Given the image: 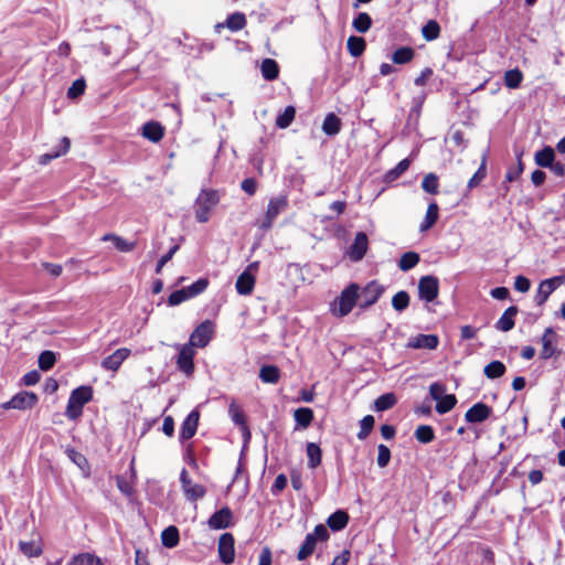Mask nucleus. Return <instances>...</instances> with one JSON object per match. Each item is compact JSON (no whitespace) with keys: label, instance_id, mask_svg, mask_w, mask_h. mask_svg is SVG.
I'll list each match as a JSON object with an SVG mask.
<instances>
[{"label":"nucleus","instance_id":"f257e3e1","mask_svg":"<svg viewBox=\"0 0 565 565\" xmlns=\"http://www.w3.org/2000/svg\"><path fill=\"white\" fill-rule=\"evenodd\" d=\"M93 398V388L90 386H79L75 388L68 398L65 415L70 419H77L82 416L83 406Z\"/></svg>","mask_w":565,"mask_h":565},{"label":"nucleus","instance_id":"f03ea898","mask_svg":"<svg viewBox=\"0 0 565 565\" xmlns=\"http://www.w3.org/2000/svg\"><path fill=\"white\" fill-rule=\"evenodd\" d=\"M220 195L215 190H202L195 200V218L200 223L210 220L211 212L218 204Z\"/></svg>","mask_w":565,"mask_h":565},{"label":"nucleus","instance_id":"7ed1b4c3","mask_svg":"<svg viewBox=\"0 0 565 565\" xmlns=\"http://www.w3.org/2000/svg\"><path fill=\"white\" fill-rule=\"evenodd\" d=\"M359 291L360 287L354 282L344 288L334 302L333 313L338 317L349 315L359 299Z\"/></svg>","mask_w":565,"mask_h":565},{"label":"nucleus","instance_id":"20e7f679","mask_svg":"<svg viewBox=\"0 0 565 565\" xmlns=\"http://www.w3.org/2000/svg\"><path fill=\"white\" fill-rule=\"evenodd\" d=\"M329 539V532L323 524H318L312 533H308L305 537L303 543L301 544L297 558L299 561H305L308 558L316 548L318 542H324Z\"/></svg>","mask_w":565,"mask_h":565},{"label":"nucleus","instance_id":"39448f33","mask_svg":"<svg viewBox=\"0 0 565 565\" xmlns=\"http://www.w3.org/2000/svg\"><path fill=\"white\" fill-rule=\"evenodd\" d=\"M446 386L443 383L435 382L429 386V394L433 399L437 402L436 412L438 414H446L450 412L457 404V398L454 394H445Z\"/></svg>","mask_w":565,"mask_h":565},{"label":"nucleus","instance_id":"423d86ee","mask_svg":"<svg viewBox=\"0 0 565 565\" xmlns=\"http://www.w3.org/2000/svg\"><path fill=\"white\" fill-rule=\"evenodd\" d=\"M288 207V200L285 195L271 198L268 202L265 218L262 221L259 227L263 231H268L277 216L285 212Z\"/></svg>","mask_w":565,"mask_h":565},{"label":"nucleus","instance_id":"0eeeda50","mask_svg":"<svg viewBox=\"0 0 565 565\" xmlns=\"http://www.w3.org/2000/svg\"><path fill=\"white\" fill-rule=\"evenodd\" d=\"M213 333V322L211 320H204L190 334L188 343L193 348H205L212 340Z\"/></svg>","mask_w":565,"mask_h":565},{"label":"nucleus","instance_id":"6e6552de","mask_svg":"<svg viewBox=\"0 0 565 565\" xmlns=\"http://www.w3.org/2000/svg\"><path fill=\"white\" fill-rule=\"evenodd\" d=\"M180 482L186 500L195 502L205 495V488L202 484L194 483L184 468L180 473Z\"/></svg>","mask_w":565,"mask_h":565},{"label":"nucleus","instance_id":"1a4fd4ad","mask_svg":"<svg viewBox=\"0 0 565 565\" xmlns=\"http://www.w3.org/2000/svg\"><path fill=\"white\" fill-rule=\"evenodd\" d=\"M384 292V287L377 281L369 282L361 291H359L360 308L365 309L373 306Z\"/></svg>","mask_w":565,"mask_h":565},{"label":"nucleus","instance_id":"9d476101","mask_svg":"<svg viewBox=\"0 0 565 565\" xmlns=\"http://www.w3.org/2000/svg\"><path fill=\"white\" fill-rule=\"evenodd\" d=\"M177 348L179 349L177 365L180 371H182L185 375L189 376L194 371L193 359L195 356V350L189 343L178 345Z\"/></svg>","mask_w":565,"mask_h":565},{"label":"nucleus","instance_id":"9b49d317","mask_svg":"<svg viewBox=\"0 0 565 565\" xmlns=\"http://www.w3.org/2000/svg\"><path fill=\"white\" fill-rule=\"evenodd\" d=\"M439 291V281L434 276H424L418 282V295L422 300L426 302L434 301Z\"/></svg>","mask_w":565,"mask_h":565},{"label":"nucleus","instance_id":"f8f14e48","mask_svg":"<svg viewBox=\"0 0 565 565\" xmlns=\"http://www.w3.org/2000/svg\"><path fill=\"white\" fill-rule=\"evenodd\" d=\"M234 536L231 533H223L218 539L217 552L222 563L228 565L234 562L235 547Z\"/></svg>","mask_w":565,"mask_h":565},{"label":"nucleus","instance_id":"ddd939ff","mask_svg":"<svg viewBox=\"0 0 565 565\" xmlns=\"http://www.w3.org/2000/svg\"><path fill=\"white\" fill-rule=\"evenodd\" d=\"M563 277H553V278H548V279H545L543 281H541L539 288H537V291H536V295H535V302L539 305V306H542L543 303H545V301L548 299V297L551 296V294L558 287L563 284Z\"/></svg>","mask_w":565,"mask_h":565},{"label":"nucleus","instance_id":"4468645a","mask_svg":"<svg viewBox=\"0 0 565 565\" xmlns=\"http://www.w3.org/2000/svg\"><path fill=\"white\" fill-rule=\"evenodd\" d=\"M369 239L364 232H359L348 249V256L353 262H360L367 252Z\"/></svg>","mask_w":565,"mask_h":565},{"label":"nucleus","instance_id":"2eb2a0df","mask_svg":"<svg viewBox=\"0 0 565 565\" xmlns=\"http://www.w3.org/2000/svg\"><path fill=\"white\" fill-rule=\"evenodd\" d=\"M233 521V513L230 508L224 507L221 510L214 512L209 521L207 524L213 530H222L227 529L232 525Z\"/></svg>","mask_w":565,"mask_h":565},{"label":"nucleus","instance_id":"dca6fc26","mask_svg":"<svg viewBox=\"0 0 565 565\" xmlns=\"http://www.w3.org/2000/svg\"><path fill=\"white\" fill-rule=\"evenodd\" d=\"M38 402L34 393L21 392L14 395L9 402L3 404L4 408L26 409L31 408Z\"/></svg>","mask_w":565,"mask_h":565},{"label":"nucleus","instance_id":"f3484780","mask_svg":"<svg viewBox=\"0 0 565 565\" xmlns=\"http://www.w3.org/2000/svg\"><path fill=\"white\" fill-rule=\"evenodd\" d=\"M200 419V412L198 409H193L186 418L183 420L180 429V440L184 441L192 438L198 429Z\"/></svg>","mask_w":565,"mask_h":565},{"label":"nucleus","instance_id":"a211bd4d","mask_svg":"<svg viewBox=\"0 0 565 565\" xmlns=\"http://www.w3.org/2000/svg\"><path fill=\"white\" fill-rule=\"evenodd\" d=\"M130 355V350L127 348H120L113 354L105 358L100 365L104 370L116 372L122 362Z\"/></svg>","mask_w":565,"mask_h":565},{"label":"nucleus","instance_id":"6ab92c4d","mask_svg":"<svg viewBox=\"0 0 565 565\" xmlns=\"http://www.w3.org/2000/svg\"><path fill=\"white\" fill-rule=\"evenodd\" d=\"M491 408L484 403H477L471 406L465 414V419L468 423H482L489 418Z\"/></svg>","mask_w":565,"mask_h":565},{"label":"nucleus","instance_id":"aec40b11","mask_svg":"<svg viewBox=\"0 0 565 565\" xmlns=\"http://www.w3.org/2000/svg\"><path fill=\"white\" fill-rule=\"evenodd\" d=\"M438 343L439 339L435 334H418L408 340L407 347L412 349L435 350Z\"/></svg>","mask_w":565,"mask_h":565},{"label":"nucleus","instance_id":"412c9836","mask_svg":"<svg viewBox=\"0 0 565 565\" xmlns=\"http://www.w3.org/2000/svg\"><path fill=\"white\" fill-rule=\"evenodd\" d=\"M556 333L552 328L545 329L543 335H542V351H541V358L544 360H547L552 358L555 353V342H556Z\"/></svg>","mask_w":565,"mask_h":565},{"label":"nucleus","instance_id":"4be33fe9","mask_svg":"<svg viewBox=\"0 0 565 565\" xmlns=\"http://www.w3.org/2000/svg\"><path fill=\"white\" fill-rule=\"evenodd\" d=\"M255 286V276L249 271H243L235 284L236 290L239 295H250Z\"/></svg>","mask_w":565,"mask_h":565},{"label":"nucleus","instance_id":"5701e85b","mask_svg":"<svg viewBox=\"0 0 565 565\" xmlns=\"http://www.w3.org/2000/svg\"><path fill=\"white\" fill-rule=\"evenodd\" d=\"M518 313L515 306L509 307L500 319L495 322V328L502 332H508L514 328V317Z\"/></svg>","mask_w":565,"mask_h":565},{"label":"nucleus","instance_id":"b1692460","mask_svg":"<svg viewBox=\"0 0 565 565\" xmlns=\"http://www.w3.org/2000/svg\"><path fill=\"white\" fill-rule=\"evenodd\" d=\"M163 135L164 129L157 121H149L142 126V136L151 142H159Z\"/></svg>","mask_w":565,"mask_h":565},{"label":"nucleus","instance_id":"393cba45","mask_svg":"<svg viewBox=\"0 0 565 565\" xmlns=\"http://www.w3.org/2000/svg\"><path fill=\"white\" fill-rule=\"evenodd\" d=\"M246 25V18L244 13L235 12L231 14L225 23L216 24V30L222 29L224 26L228 28L233 32H237L242 30Z\"/></svg>","mask_w":565,"mask_h":565},{"label":"nucleus","instance_id":"a878e982","mask_svg":"<svg viewBox=\"0 0 565 565\" xmlns=\"http://www.w3.org/2000/svg\"><path fill=\"white\" fill-rule=\"evenodd\" d=\"M341 119L333 113H329L323 120L322 131L328 136H335L341 130Z\"/></svg>","mask_w":565,"mask_h":565},{"label":"nucleus","instance_id":"bb28decb","mask_svg":"<svg viewBox=\"0 0 565 565\" xmlns=\"http://www.w3.org/2000/svg\"><path fill=\"white\" fill-rule=\"evenodd\" d=\"M534 161L541 168H550L555 161L554 149L550 146L544 147L535 153Z\"/></svg>","mask_w":565,"mask_h":565},{"label":"nucleus","instance_id":"cd10ccee","mask_svg":"<svg viewBox=\"0 0 565 565\" xmlns=\"http://www.w3.org/2000/svg\"><path fill=\"white\" fill-rule=\"evenodd\" d=\"M348 522L349 515L342 510L333 512L327 520V524L332 531H341L347 526Z\"/></svg>","mask_w":565,"mask_h":565},{"label":"nucleus","instance_id":"c85d7f7f","mask_svg":"<svg viewBox=\"0 0 565 565\" xmlns=\"http://www.w3.org/2000/svg\"><path fill=\"white\" fill-rule=\"evenodd\" d=\"M67 565H105L104 562L92 553H79L74 555Z\"/></svg>","mask_w":565,"mask_h":565},{"label":"nucleus","instance_id":"c756f323","mask_svg":"<svg viewBox=\"0 0 565 565\" xmlns=\"http://www.w3.org/2000/svg\"><path fill=\"white\" fill-rule=\"evenodd\" d=\"M102 241H111L116 249L124 253L131 252L136 247V242H128L127 239L115 234H105L102 237Z\"/></svg>","mask_w":565,"mask_h":565},{"label":"nucleus","instance_id":"7c9ffc66","mask_svg":"<svg viewBox=\"0 0 565 565\" xmlns=\"http://www.w3.org/2000/svg\"><path fill=\"white\" fill-rule=\"evenodd\" d=\"M259 379L264 383L276 384L280 379V370L275 365H264L259 370Z\"/></svg>","mask_w":565,"mask_h":565},{"label":"nucleus","instance_id":"2f4dec72","mask_svg":"<svg viewBox=\"0 0 565 565\" xmlns=\"http://www.w3.org/2000/svg\"><path fill=\"white\" fill-rule=\"evenodd\" d=\"M179 530L173 525L168 526L161 533L162 545L168 548L175 547L179 543Z\"/></svg>","mask_w":565,"mask_h":565},{"label":"nucleus","instance_id":"473e14b6","mask_svg":"<svg viewBox=\"0 0 565 565\" xmlns=\"http://www.w3.org/2000/svg\"><path fill=\"white\" fill-rule=\"evenodd\" d=\"M262 75L267 81H274L278 77L279 67L276 61L271 58H265L260 66Z\"/></svg>","mask_w":565,"mask_h":565},{"label":"nucleus","instance_id":"72a5a7b5","mask_svg":"<svg viewBox=\"0 0 565 565\" xmlns=\"http://www.w3.org/2000/svg\"><path fill=\"white\" fill-rule=\"evenodd\" d=\"M70 139L64 137L61 139L58 149L56 151H52L50 153H45L40 157V163L41 164H47L51 160L58 158L67 152L70 149Z\"/></svg>","mask_w":565,"mask_h":565},{"label":"nucleus","instance_id":"f704fd0d","mask_svg":"<svg viewBox=\"0 0 565 565\" xmlns=\"http://www.w3.org/2000/svg\"><path fill=\"white\" fill-rule=\"evenodd\" d=\"M365 46H366V43L363 38L351 35L348 39L347 47H348L349 53L353 57L361 56L363 54V52L365 51Z\"/></svg>","mask_w":565,"mask_h":565},{"label":"nucleus","instance_id":"c9c22d12","mask_svg":"<svg viewBox=\"0 0 565 565\" xmlns=\"http://www.w3.org/2000/svg\"><path fill=\"white\" fill-rule=\"evenodd\" d=\"M397 403V398L394 393H386L379 396L374 402V409L376 412H384L391 409Z\"/></svg>","mask_w":565,"mask_h":565},{"label":"nucleus","instance_id":"e433bc0d","mask_svg":"<svg viewBox=\"0 0 565 565\" xmlns=\"http://www.w3.org/2000/svg\"><path fill=\"white\" fill-rule=\"evenodd\" d=\"M438 212H439V209H438L437 203L436 202H431L428 205L425 218H424L423 223L420 224V231L422 232H425V231L429 230L437 222V220H438Z\"/></svg>","mask_w":565,"mask_h":565},{"label":"nucleus","instance_id":"4c0bfd02","mask_svg":"<svg viewBox=\"0 0 565 565\" xmlns=\"http://www.w3.org/2000/svg\"><path fill=\"white\" fill-rule=\"evenodd\" d=\"M507 371L505 365L501 361H492L489 364H487L483 369V374L490 379H499Z\"/></svg>","mask_w":565,"mask_h":565},{"label":"nucleus","instance_id":"58836bf2","mask_svg":"<svg viewBox=\"0 0 565 565\" xmlns=\"http://www.w3.org/2000/svg\"><path fill=\"white\" fill-rule=\"evenodd\" d=\"M307 456H308V466L311 469L317 468L321 463L322 452L320 447L315 443L307 444Z\"/></svg>","mask_w":565,"mask_h":565},{"label":"nucleus","instance_id":"ea45409f","mask_svg":"<svg viewBox=\"0 0 565 565\" xmlns=\"http://www.w3.org/2000/svg\"><path fill=\"white\" fill-rule=\"evenodd\" d=\"M419 255L415 252L404 253L398 260V267L403 271H408L419 263Z\"/></svg>","mask_w":565,"mask_h":565},{"label":"nucleus","instance_id":"a19ab883","mask_svg":"<svg viewBox=\"0 0 565 565\" xmlns=\"http://www.w3.org/2000/svg\"><path fill=\"white\" fill-rule=\"evenodd\" d=\"M294 417L300 427L307 428L313 420V412L311 408L301 407L295 411Z\"/></svg>","mask_w":565,"mask_h":565},{"label":"nucleus","instance_id":"79ce46f5","mask_svg":"<svg viewBox=\"0 0 565 565\" xmlns=\"http://www.w3.org/2000/svg\"><path fill=\"white\" fill-rule=\"evenodd\" d=\"M414 54H415V52L412 47L403 46V47L397 49L393 53L392 61L395 64H406L413 60Z\"/></svg>","mask_w":565,"mask_h":565},{"label":"nucleus","instance_id":"37998d69","mask_svg":"<svg viewBox=\"0 0 565 565\" xmlns=\"http://www.w3.org/2000/svg\"><path fill=\"white\" fill-rule=\"evenodd\" d=\"M415 438L422 444H429L435 439V431L429 425H420L414 433Z\"/></svg>","mask_w":565,"mask_h":565},{"label":"nucleus","instance_id":"c03bdc74","mask_svg":"<svg viewBox=\"0 0 565 565\" xmlns=\"http://www.w3.org/2000/svg\"><path fill=\"white\" fill-rule=\"evenodd\" d=\"M296 116V109L294 106H287L285 110L278 115L276 119V126L280 129H285L290 126Z\"/></svg>","mask_w":565,"mask_h":565},{"label":"nucleus","instance_id":"a18cd8bd","mask_svg":"<svg viewBox=\"0 0 565 565\" xmlns=\"http://www.w3.org/2000/svg\"><path fill=\"white\" fill-rule=\"evenodd\" d=\"M372 25V19L366 12H360L352 22V26L360 33H365Z\"/></svg>","mask_w":565,"mask_h":565},{"label":"nucleus","instance_id":"49530a36","mask_svg":"<svg viewBox=\"0 0 565 565\" xmlns=\"http://www.w3.org/2000/svg\"><path fill=\"white\" fill-rule=\"evenodd\" d=\"M523 79V74L519 68H513L504 74V84L509 88H518Z\"/></svg>","mask_w":565,"mask_h":565},{"label":"nucleus","instance_id":"de8ad7c7","mask_svg":"<svg viewBox=\"0 0 565 565\" xmlns=\"http://www.w3.org/2000/svg\"><path fill=\"white\" fill-rule=\"evenodd\" d=\"M20 551L28 557H38L42 554V546L39 542H20Z\"/></svg>","mask_w":565,"mask_h":565},{"label":"nucleus","instance_id":"09e8293b","mask_svg":"<svg viewBox=\"0 0 565 565\" xmlns=\"http://www.w3.org/2000/svg\"><path fill=\"white\" fill-rule=\"evenodd\" d=\"M440 26L437 21L429 20L422 29L423 38L427 41H434L439 36Z\"/></svg>","mask_w":565,"mask_h":565},{"label":"nucleus","instance_id":"8fccbe9b","mask_svg":"<svg viewBox=\"0 0 565 565\" xmlns=\"http://www.w3.org/2000/svg\"><path fill=\"white\" fill-rule=\"evenodd\" d=\"M374 417L372 415L364 416L360 422V430L356 434L358 439L364 440L374 427Z\"/></svg>","mask_w":565,"mask_h":565},{"label":"nucleus","instance_id":"3c124183","mask_svg":"<svg viewBox=\"0 0 565 565\" xmlns=\"http://www.w3.org/2000/svg\"><path fill=\"white\" fill-rule=\"evenodd\" d=\"M408 305L409 295L406 291L402 290L393 296L392 306L396 311H404L408 307Z\"/></svg>","mask_w":565,"mask_h":565},{"label":"nucleus","instance_id":"603ef678","mask_svg":"<svg viewBox=\"0 0 565 565\" xmlns=\"http://www.w3.org/2000/svg\"><path fill=\"white\" fill-rule=\"evenodd\" d=\"M438 177L435 173H428L425 175L422 182V188L425 192L430 194H437L438 193Z\"/></svg>","mask_w":565,"mask_h":565},{"label":"nucleus","instance_id":"864d4df0","mask_svg":"<svg viewBox=\"0 0 565 565\" xmlns=\"http://www.w3.org/2000/svg\"><path fill=\"white\" fill-rule=\"evenodd\" d=\"M38 362H39V367L42 371H49L54 366V364L56 362V356L52 351H43L40 354Z\"/></svg>","mask_w":565,"mask_h":565},{"label":"nucleus","instance_id":"5fc2aeb1","mask_svg":"<svg viewBox=\"0 0 565 565\" xmlns=\"http://www.w3.org/2000/svg\"><path fill=\"white\" fill-rule=\"evenodd\" d=\"M228 413L231 415L232 420L236 425H238L243 429L247 430V426H246V422H245V416H244L242 409L239 408V406H237L235 403H232L230 405Z\"/></svg>","mask_w":565,"mask_h":565},{"label":"nucleus","instance_id":"6e6d98bb","mask_svg":"<svg viewBox=\"0 0 565 565\" xmlns=\"http://www.w3.org/2000/svg\"><path fill=\"white\" fill-rule=\"evenodd\" d=\"M409 164H411V160L407 158L399 161L395 168H393L392 170H390L387 172V174H386L387 180L394 181V180L398 179L409 168Z\"/></svg>","mask_w":565,"mask_h":565},{"label":"nucleus","instance_id":"4d7b16f0","mask_svg":"<svg viewBox=\"0 0 565 565\" xmlns=\"http://www.w3.org/2000/svg\"><path fill=\"white\" fill-rule=\"evenodd\" d=\"M209 286V280L206 278H200L194 284L189 287H185L186 292L190 298H194L195 296L202 294Z\"/></svg>","mask_w":565,"mask_h":565},{"label":"nucleus","instance_id":"13d9d810","mask_svg":"<svg viewBox=\"0 0 565 565\" xmlns=\"http://www.w3.org/2000/svg\"><path fill=\"white\" fill-rule=\"evenodd\" d=\"M521 157H522V152H518L516 153L518 166L509 168V170L505 173V181H508V182L515 181L522 174L523 163H522Z\"/></svg>","mask_w":565,"mask_h":565},{"label":"nucleus","instance_id":"bf43d9fd","mask_svg":"<svg viewBox=\"0 0 565 565\" xmlns=\"http://www.w3.org/2000/svg\"><path fill=\"white\" fill-rule=\"evenodd\" d=\"M486 158L483 157L481 166L468 181V188L473 189L475 186H477L486 178Z\"/></svg>","mask_w":565,"mask_h":565},{"label":"nucleus","instance_id":"052dcab7","mask_svg":"<svg viewBox=\"0 0 565 565\" xmlns=\"http://www.w3.org/2000/svg\"><path fill=\"white\" fill-rule=\"evenodd\" d=\"M86 84L84 78H78L73 82L72 86L67 90V97L68 98H77L78 96L84 94Z\"/></svg>","mask_w":565,"mask_h":565},{"label":"nucleus","instance_id":"680f3d73","mask_svg":"<svg viewBox=\"0 0 565 565\" xmlns=\"http://www.w3.org/2000/svg\"><path fill=\"white\" fill-rule=\"evenodd\" d=\"M377 466L380 468H385L391 460V450L385 445L381 444L377 447Z\"/></svg>","mask_w":565,"mask_h":565},{"label":"nucleus","instance_id":"e2e57ef3","mask_svg":"<svg viewBox=\"0 0 565 565\" xmlns=\"http://www.w3.org/2000/svg\"><path fill=\"white\" fill-rule=\"evenodd\" d=\"M191 299L186 292V289L185 288H182V289H179V290H175L173 291L169 298H168V303L170 306H178L180 303H182L183 301L185 300H189Z\"/></svg>","mask_w":565,"mask_h":565},{"label":"nucleus","instance_id":"0e129e2a","mask_svg":"<svg viewBox=\"0 0 565 565\" xmlns=\"http://www.w3.org/2000/svg\"><path fill=\"white\" fill-rule=\"evenodd\" d=\"M178 249H179V245L172 246L169 249V252L167 254H164L158 260L157 266H156V274H160L162 271V268L164 267V265L172 259L173 255L177 253Z\"/></svg>","mask_w":565,"mask_h":565},{"label":"nucleus","instance_id":"69168bd1","mask_svg":"<svg viewBox=\"0 0 565 565\" xmlns=\"http://www.w3.org/2000/svg\"><path fill=\"white\" fill-rule=\"evenodd\" d=\"M287 486V477L284 473H280L276 477L274 484L271 486V493L274 495L281 492Z\"/></svg>","mask_w":565,"mask_h":565},{"label":"nucleus","instance_id":"338daca9","mask_svg":"<svg viewBox=\"0 0 565 565\" xmlns=\"http://www.w3.org/2000/svg\"><path fill=\"white\" fill-rule=\"evenodd\" d=\"M241 188L248 195H254L257 189V182L254 178H247L242 181Z\"/></svg>","mask_w":565,"mask_h":565},{"label":"nucleus","instance_id":"774afa93","mask_svg":"<svg viewBox=\"0 0 565 565\" xmlns=\"http://www.w3.org/2000/svg\"><path fill=\"white\" fill-rule=\"evenodd\" d=\"M531 287L530 280L524 276H518L514 281V288L520 292H526Z\"/></svg>","mask_w":565,"mask_h":565}]
</instances>
